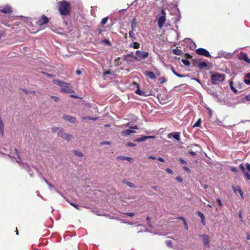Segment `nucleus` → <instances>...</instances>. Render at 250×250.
Masks as SVG:
<instances>
[{
	"label": "nucleus",
	"instance_id": "1",
	"mask_svg": "<svg viewBox=\"0 0 250 250\" xmlns=\"http://www.w3.org/2000/svg\"><path fill=\"white\" fill-rule=\"evenodd\" d=\"M58 10L62 17L68 16L71 13V4L69 1L63 0L57 2Z\"/></svg>",
	"mask_w": 250,
	"mask_h": 250
},
{
	"label": "nucleus",
	"instance_id": "2",
	"mask_svg": "<svg viewBox=\"0 0 250 250\" xmlns=\"http://www.w3.org/2000/svg\"><path fill=\"white\" fill-rule=\"evenodd\" d=\"M53 82L54 83L61 86L62 92L67 93H74V90L72 89V86L70 83L59 80H54Z\"/></svg>",
	"mask_w": 250,
	"mask_h": 250
},
{
	"label": "nucleus",
	"instance_id": "3",
	"mask_svg": "<svg viewBox=\"0 0 250 250\" xmlns=\"http://www.w3.org/2000/svg\"><path fill=\"white\" fill-rule=\"evenodd\" d=\"M225 75L219 73H215L212 75L210 78L211 83L214 84H217L224 81Z\"/></svg>",
	"mask_w": 250,
	"mask_h": 250
},
{
	"label": "nucleus",
	"instance_id": "4",
	"mask_svg": "<svg viewBox=\"0 0 250 250\" xmlns=\"http://www.w3.org/2000/svg\"><path fill=\"white\" fill-rule=\"evenodd\" d=\"M181 16L179 9L177 7L176 5H173V20H175V27L178 28L177 25L178 21L181 19Z\"/></svg>",
	"mask_w": 250,
	"mask_h": 250
},
{
	"label": "nucleus",
	"instance_id": "5",
	"mask_svg": "<svg viewBox=\"0 0 250 250\" xmlns=\"http://www.w3.org/2000/svg\"><path fill=\"white\" fill-rule=\"evenodd\" d=\"M166 14L164 9H162L161 10V15H158L157 17V18L158 19V25L160 29L162 28L165 22Z\"/></svg>",
	"mask_w": 250,
	"mask_h": 250
},
{
	"label": "nucleus",
	"instance_id": "6",
	"mask_svg": "<svg viewBox=\"0 0 250 250\" xmlns=\"http://www.w3.org/2000/svg\"><path fill=\"white\" fill-rule=\"evenodd\" d=\"M49 19L44 15H42L40 18L37 19L36 23L39 26H42L49 22Z\"/></svg>",
	"mask_w": 250,
	"mask_h": 250
},
{
	"label": "nucleus",
	"instance_id": "7",
	"mask_svg": "<svg viewBox=\"0 0 250 250\" xmlns=\"http://www.w3.org/2000/svg\"><path fill=\"white\" fill-rule=\"evenodd\" d=\"M12 7L8 4L5 6H0V13H3L5 14H9L12 13Z\"/></svg>",
	"mask_w": 250,
	"mask_h": 250
},
{
	"label": "nucleus",
	"instance_id": "8",
	"mask_svg": "<svg viewBox=\"0 0 250 250\" xmlns=\"http://www.w3.org/2000/svg\"><path fill=\"white\" fill-rule=\"evenodd\" d=\"M196 52L197 54L199 55H202L205 56L206 57H210L211 55H210L208 51L203 48H199L196 50Z\"/></svg>",
	"mask_w": 250,
	"mask_h": 250
},
{
	"label": "nucleus",
	"instance_id": "9",
	"mask_svg": "<svg viewBox=\"0 0 250 250\" xmlns=\"http://www.w3.org/2000/svg\"><path fill=\"white\" fill-rule=\"evenodd\" d=\"M58 135L67 141H70L72 138V136L71 135L66 133L62 129H60L59 130Z\"/></svg>",
	"mask_w": 250,
	"mask_h": 250
},
{
	"label": "nucleus",
	"instance_id": "10",
	"mask_svg": "<svg viewBox=\"0 0 250 250\" xmlns=\"http://www.w3.org/2000/svg\"><path fill=\"white\" fill-rule=\"evenodd\" d=\"M231 57V54L229 53H228L227 52H225L223 51H220L218 52L217 56L214 57V58L215 59L224 57L226 59H229Z\"/></svg>",
	"mask_w": 250,
	"mask_h": 250
},
{
	"label": "nucleus",
	"instance_id": "11",
	"mask_svg": "<svg viewBox=\"0 0 250 250\" xmlns=\"http://www.w3.org/2000/svg\"><path fill=\"white\" fill-rule=\"evenodd\" d=\"M238 58L240 60H243L248 63H250V59L248 58L246 53L241 52L238 55Z\"/></svg>",
	"mask_w": 250,
	"mask_h": 250
},
{
	"label": "nucleus",
	"instance_id": "12",
	"mask_svg": "<svg viewBox=\"0 0 250 250\" xmlns=\"http://www.w3.org/2000/svg\"><path fill=\"white\" fill-rule=\"evenodd\" d=\"M136 55L141 59H144L148 56V53L146 52H142L140 50H137L136 52Z\"/></svg>",
	"mask_w": 250,
	"mask_h": 250
},
{
	"label": "nucleus",
	"instance_id": "13",
	"mask_svg": "<svg viewBox=\"0 0 250 250\" xmlns=\"http://www.w3.org/2000/svg\"><path fill=\"white\" fill-rule=\"evenodd\" d=\"M155 137L154 136H142L140 138L135 139V141L137 142H144L147 139H154Z\"/></svg>",
	"mask_w": 250,
	"mask_h": 250
},
{
	"label": "nucleus",
	"instance_id": "14",
	"mask_svg": "<svg viewBox=\"0 0 250 250\" xmlns=\"http://www.w3.org/2000/svg\"><path fill=\"white\" fill-rule=\"evenodd\" d=\"M231 188L234 193L237 194L238 192L240 194L241 197L243 198V192L239 187H236L234 186H232Z\"/></svg>",
	"mask_w": 250,
	"mask_h": 250
},
{
	"label": "nucleus",
	"instance_id": "15",
	"mask_svg": "<svg viewBox=\"0 0 250 250\" xmlns=\"http://www.w3.org/2000/svg\"><path fill=\"white\" fill-rule=\"evenodd\" d=\"M202 237L203 239V242H204L205 246L206 247H208L209 246V242H210L209 236L206 234H203L202 235Z\"/></svg>",
	"mask_w": 250,
	"mask_h": 250
},
{
	"label": "nucleus",
	"instance_id": "16",
	"mask_svg": "<svg viewBox=\"0 0 250 250\" xmlns=\"http://www.w3.org/2000/svg\"><path fill=\"white\" fill-rule=\"evenodd\" d=\"M63 119L66 121H68L71 123H74L76 122V118L74 117L71 116L69 115H64Z\"/></svg>",
	"mask_w": 250,
	"mask_h": 250
},
{
	"label": "nucleus",
	"instance_id": "17",
	"mask_svg": "<svg viewBox=\"0 0 250 250\" xmlns=\"http://www.w3.org/2000/svg\"><path fill=\"white\" fill-rule=\"evenodd\" d=\"M136 132L131 129H125L121 132V134L123 136H127L131 134V133H135Z\"/></svg>",
	"mask_w": 250,
	"mask_h": 250
},
{
	"label": "nucleus",
	"instance_id": "18",
	"mask_svg": "<svg viewBox=\"0 0 250 250\" xmlns=\"http://www.w3.org/2000/svg\"><path fill=\"white\" fill-rule=\"evenodd\" d=\"M132 30H135L137 26V20L136 18H133L130 21Z\"/></svg>",
	"mask_w": 250,
	"mask_h": 250
},
{
	"label": "nucleus",
	"instance_id": "19",
	"mask_svg": "<svg viewBox=\"0 0 250 250\" xmlns=\"http://www.w3.org/2000/svg\"><path fill=\"white\" fill-rule=\"evenodd\" d=\"M117 159L122 160H127L128 162H131L132 160V158L127 156H119L117 157Z\"/></svg>",
	"mask_w": 250,
	"mask_h": 250
},
{
	"label": "nucleus",
	"instance_id": "20",
	"mask_svg": "<svg viewBox=\"0 0 250 250\" xmlns=\"http://www.w3.org/2000/svg\"><path fill=\"white\" fill-rule=\"evenodd\" d=\"M244 81L246 84L250 85V73L246 75Z\"/></svg>",
	"mask_w": 250,
	"mask_h": 250
},
{
	"label": "nucleus",
	"instance_id": "21",
	"mask_svg": "<svg viewBox=\"0 0 250 250\" xmlns=\"http://www.w3.org/2000/svg\"><path fill=\"white\" fill-rule=\"evenodd\" d=\"M145 74L151 79H154L155 78L154 73L151 71H146Z\"/></svg>",
	"mask_w": 250,
	"mask_h": 250
},
{
	"label": "nucleus",
	"instance_id": "22",
	"mask_svg": "<svg viewBox=\"0 0 250 250\" xmlns=\"http://www.w3.org/2000/svg\"><path fill=\"white\" fill-rule=\"evenodd\" d=\"M173 138L179 141L180 140V133L179 132H174L173 133Z\"/></svg>",
	"mask_w": 250,
	"mask_h": 250
},
{
	"label": "nucleus",
	"instance_id": "23",
	"mask_svg": "<svg viewBox=\"0 0 250 250\" xmlns=\"http://www.w3.org/2000/svg\"><path fill=\"white\" fill-rule=\"evenodd\" d=\"M183 53V51L180 49H179L178 48L173 49V54H176L177 55H182Z\"/></svg>",
	"mask_w": 250,
	"mask_h": 250
},
{
	"label": "nucleus",
	"instance_id": "24",
	"mask_svg": "<svg viewBox=\"0 0 250 250\" xmlns=\"http://www.w3.org/2000/svg\"><path fill=\"white\" fill-rule=\"evenodd\" d=\"M188 40L189 42V47L192 49H195L196 48L195 43L189 39H188Z\"/></svg>",
	"mask_w": 250,
	"mask_h": 250
},
{
	"label": "nucleus",
	"instance_id": "25",
	"mask_svg": "<svg viewBox=\"0 0 250 250\" xmlns=\"http://www.w3.org/2000/svg\"><path fill=\"white\" fill-rule=\"evenodd\" d=\"M198 66L199 68H202L204 67H206L208 66V64L206 62H200L198 63Z\"/></svg>",
	"mask_w": 250,
	"mask_h": 250
},
{
	"label": "nucleus",
	"instance_id": "26",
	"mask_svg": "<svg viewBox=\"0 0 250 250\" xmlns=\"http://www.w3.org/2000/svg\"><path fill=\"white\" fill-rule=\"evenodd\" d=\"M134 31L135 30H131L129 31V38H130L132 40L135 39V35L134 33Z\"/></svg>",
	"mask_w": 250,
	"mask_h": 250
},
{
	"label": "nucleus",
	"instance_id": "27",
	"mask_svg": "<svg viewBox=\"0 0 250 250\" xmlns=\"http://www.w3.org/2000/svg\"><path fill=\"white\" fill-rule=\"evenodd\" d=\"M73 152L75 155H76L78 157H82L83 156V154L81 151H78L74 150L73 151Z\"/></svg>",
	"mask_w": 250,
	"mask_h": 250
},
{
	"label": "nucleus",
	"instance_id": "28",
	"mask_svg": "<svg viewBox=\"0 0 250 250\" xmlns=\"http://www.w3.org/2000/svg\"><path fill=\"white\" fill-rule=\"evenodd\" d=\"M182 62L187 66H189L190 64L189 61L187 59H182Z\"/></svg>",
	"mask_w": 250,
	"mask_h": 250
},
{
	"label": "nucleus",
	"instance_id": "29",
	"mask_svg": "<svg viewBox=\"0 0 250 250\" xmlns=\"http://www.w3.org/2000/svg\"><path fill=\"white\" fill-rule=\"evenodd\" d=\"M130 47H133L135 49H138L140 47V44L138 42H134L133 45H130Z\"/></svg>",
	"mask_w": 250,
	"mask_h": 250
},
{
	"label": "nucleus",
	"instance_id": "30",
	"mask_svg": "<svg viewBox=\"0 0 250 250\" xmlns=\"http://www.w3.org/2000/svg\"><path fill=\"white\" fill-rule=\"evenodd\" d=\"M201 120L199 119L193 125V127H199L201 126Z\"/></svg>",
	"mask_w": 250,
	"mask_h": 250
},
{
	"label": "nucleus",
	"instance_id": "31",
	"mask_svg": "<svg viewBox=\"0 0 250 250\" xmlns=\"http://www.w3.org/2000/svg\"><path fill=\"white\" fill-rule=\"evenodd\" d=\"M70 205L78 210H80L81 209L80 208L82 207V206H79L74 203H70Z\"/></svg>",
	"mask_w": 250,
	"mask_h": 250
},
{
	"label": "nucleus",
	"instance_id": "32",
	"mask_svg": "<svg viewBox=\"0 0 250 250\" xmlns=\"http://www.w3.org/2000/svg\"><path fill=\"white\" fill-rule=\"evenodd\" d=\"M124 183L126 184L128 186H129L130 188H134L135 187L134 184L131 182L126 181V182H124Z\"/></svg>",
	"mask_w": 250,
	"mask_h": 250
},
{
	"label": "nucleus",
	"instance_id": "33",
	"mask_svg": "<svg viewBox=\"0 0 250 250\" xmlns=\"http://www.w3.org/2000/svg\"><path fill=\"white\" fill-rule=\"evenodd\" d=\"M87 119L89 120H94V121H96L97 120L98 118L97 117H90V116H89L87 118L86 117H84L83 118V119Z\"/></svg>",
	"mask_w": 250,
	"mask_h": 250
},
{
	"label": "nucleus",
	"instance_id": "34",
	"mask_svg": "<svg viewBox=\"0 0 250 250\" xmlns=\"http://www.w3.org/2000/svg\"><path fill=\"white\" fill-rule=\"evenodd\" d=\"M108 19V18L107 17H105L104 19H103V20L101 21V24L102 25H104L107 22Z\"/></svg>",
	"mask_w": 250,
	"mask_h": 250
},
{
	"label": "nucleus",
	"instance_id": "35",
	"mask_svg": "<svg viewBox=\"0 0 250 250\" xmlns=\"http://www.w3.org/2000/svg\"><path fill=\"white\" fill-rule=\"evenodd\" d=\"M135 93H136V94H138L139 95H141V96H143V94H144V92H143L142 91L140 90L139 88H138L136 90Z\"/></svg>",
	"mask_w": 250,
	"mask_h": 250
},
{
	"label": "nucleus",
	"instance_id": "36",
	"mask_svg": "<svg viewBox=\"0 0 250 250\" xmlns=\"http://www.w3.org/2000/svg\"><path fill=\"white\" fill-rule=\"evenodd\" d=\"M230 86L231 89L234 92V93H237V90L236 89H235V88L233 86L232 82H231L230 83Z\"/></svg>",
	"mask_w": 250,
	"mask_h": 250
},
{
	"label": "nucleus",
	"instance_id": "37",
	"mask_svg": "<svg viewBox=\"0 0 250 250\" xmlns=\"http://www.w3.org/2000/svg\"><path fill=\"white\" fill-rule=\"evenodd\" d=\"M51 99L52 100H54V101H55L56 102H58L60 100V99L59 97H56L54 96H51Z\"/></svg>",
	"mask_w": 250,
	"mask_h": 250
},
{
	"label": "nucleus",
	"instance_id": "38",
	"mask_svg": "<svg viewBox=\"0 0 250 250\" xmlns=\"http://www.w3.org/2000/svg\"><path fill=\"white\" fill-rule=\"evenodd\" d=\"M197 213L199 215V216L201 218V219H204L205 218L204 214L201 212V211H197Z\"/></svg>",
	"mask_w": 250,
	"mask_h": 250
},
{
	"label": "nucleus",
	"instance_id": "39",
	"mask_svg": "<svg viewBox=\"0 0 250 250\" xmlns=\"http://www.w3.org/2000/svg\"><path fill=\"white\" fill-rule=\"evenodd\" d=\"M126 146H128L132 147V146H136V144H134V143H127L126 144Z\"/></svg>",
	"mask_w": 250,
	"mask_h": 250
},
{
	"label": "nucleus",
	"instance_id": "40",
	"mask_svg": "<svg viewBox=\"0 0 250 250\" xmlns=\"http://www.w3.org/2000/svg\"><path fill=\"white\" fill-rule=\"evenodd\" d=\"M12 29L15 30V31H16V32L19 31L20 29H19V27H18V24H16L15 27L13 26Z\"/></svg>",
	"mask_w": 250,
	"mask_h": 250
},
{
	"label": "nucleus",
	"instance_id": "41",
	"mask_svg": "<svg viewBox=\"0 0 250 250\" xmlns=\"http://www.w3.org/2000/svg\"><path fill=\"white\" fill-rule=\"evenodd\" d=\"M181 218L183 220H184V224L185 229L186 230H188V224H187L186 221L183 218Z\"/></svg>",
	"mask_w": 250,
	"mask_h": 250
},
{
	"label": "nucleus",
	"instance_id": "42",
	"mask_svg": "<svg viewBox=\"0 0 250 250\" xmlns=\"http://www.w3.org/2000/svg\"><path fill=\"white\" fill-rule=\"evenodd\" d=\"M239 167L240 168V169L242 170V171L245 173L246 171H245V167L244 166H243V164H240V166H239Z\"/></svg>",
	"mask_w": 250,
	"mask_h": 250
},
{
	"label": "nucleus",
	"instance_id": "43",
	"mask_svg": "<svg viewBox=\"0 0 250 250\" xmlns=\"http://www.w3.org/2000/svg\"><path fill=\"white\" fill-rule=\"evenodd\" d=\"M103 42L105 43L106 44L108 45H110L111 43L107 39H104L102 41Z\"/></svg>",
	"mask_w": 250,
	"mask_h": 250
},
{
	"label": "nucleus",
	"instance_id": "44",
	"mask_svg": "<svg viewBox=\"0 0 250 250\" xmlns=\"http://www.w3.org/2000/svg\"><path fill=\"white\" fill-rule=\"evenodd\" d=\"M125 214H126L127 216H130V217H132L135 215V214L133 212H128V213H125Z\"/></svg>",
	"mask_w": 250,
	"mask_h": 250
},
{
	"label": "nucleus",
	"instance_id": "45",
	"mask_svg": "<svg viewBox=\"0 0 250 250\" xmlns=\"http://www.w3.org/2000/svg\"><path fill=\"white\" fill-rule=\"evenodd\" d=\"M244 173L247 179L248 180H250V174L247 172H245Z\"/></svg>",
	"mask_w": 250,
	"mask_h": 250
},
{
	"label": "nucleus",
	"instance_id": "46",
	"mask_svg": "<svg viewBox=\"0 0 250 250\" xmlns=\"http://www.w3.org/2000/svg\"><path fill=\"white\" fill-rule=\"evenodd\" d=\"M183 168L187 172H188V173H190V169L188 167H184Z\"/></svg>",
	"mask_w": 250,
	"mask_h": 250
},
{
	"label": "nucleus",
	"instance_id": "47",
	"mask_svg": "<svg viewBox=\"0 0 250 250\" xmlns=\"http://www.w3.org/2000/svg\"><path fill=\"white\" fill-rule=\"evenodd\" d=\"M230 169L234 172H237L238 171V169L234 167H231Z\"/></svg>",
	"mask_w": 250,
	"mask_h": 250
},
{
	"label": "nucleus",
	"instance_id": "48",
	"mask_svg": "<svg viewBox=\"0 0 250 250\" xmlns=\"http://www.w3.org/2000/svg\"><path fill=\"white\" fill-rule=\"evenodd\" d=\"M216 200H217V202H218V205H219L220 207H222V206H223V204H222V202H221V201L220 199H219V198H217Z\"/></svg>",
	"mask_w": 250,
	"mask_h": 250
},
{
	"label": "nucleus",
	"instance_id": "49",
	"mask_svg": "<svg viewBox=\"0 0 250 250\" xmlns=\"http://www.w3.org/2000/svg\"><path fill=\"white\" fill-rule=\"evenodd\" d=\"M111 142L108 141H105L101 143V145H110Z\"/></svg>",
	"mask_w": 250,
	"mask_h": 250
},
{
	"label": "nucleus",
	"instance_id": "50",
	"mask_svg": "<svg viewBox=\"0 0 250 250\" xmlns=\"http://www.w3.org/2000/svg\"><path fill=\"white\" fill-rule=\"evenodd\" d=\"M14 150H15V153L16 154V155L17 156L18 158L19 159H20V154H19V153L18 152V149L17 148H15Z\"/></svg>",
	"mask_w": 250,
	"mask_h": 250
},
{
	"label": "nucleus",
	"instance_id": "51",
	"mask_svg": "<svg viewBox=\"0 0 250 250\" xmlns=\"http://www.w3.org/2000/svg\"><path fill=\"white\" fill-rule=\"evenodd\" d=\"M176 179L180 183H181L183 181L182 178L179 176L177 177Z\"/></svg>",
	"mask_w": 250,
	"mask_h": 250
},
{
	"label": "nucleus",
	"instance_id": "52",
	"mask_svg": "<svg viewBox=\"0 0 250 250\" xmlns=\"http://www.w3.org/2000/svg\"><path fill=\"white\" fill-rule=\"evenodd\" d=\"M173 73L176 75V76H177L178 77H183V76H182V75L181 74H178L177 72H176L174 70H173Z\"/></svg>",
	"mask_w": 250,
	"mask_h": 250
},
{
	"label": "nucleus",
	"instance_id": "53",
	"mask_svg": "<svg viewBox=\"0 0 250 250\" xmlns=\"http://www.w3.org/2000/svg\"><path fill=\"white\" fill-rule=\"evenodd\" d=\"M52 129V130L53 132H56L57 131H58V130L59 128H58V127H55H55H52V129Z\"/></svg>",
	"mask_w": 250,
	"mask_h": 250
},
{
	"label": "nucleus",
	"instance_id": "54",
	"mask_svg": "<svg viewBox=\"0 0 250 250\" xmlns=\"http://www.w3.org/2000/svg\"><path fill=\"white\" fill-rule=\"evenodd\" d=\"M239 217L241 221H242V211H240L239 212Z\"/></svg>",
	"mask_w": 250,
	"mask_h": 250
},
{
	"label": "nucleus",
	"instance_id": "55",
	"mask_svg": "<svg viewBox=\"0 0 250 250\" xmlns=\"http://www.w3.org/2000/svg\"><path fill=\"white\" fill-rule=\"evenodd\" d=\"M180 161L181 163L183 165H185L187 164L186 161L182 159H180Z\"/></svg>",
	"mask_w": 250,
	"mask_h": 250
},
{
	"label": "nucleus",
	"instance_id": "56",
	"mask_svg": "<svg viewBox=\"0 0 250 250\" xmlns=\"http://www.w3.org/2000/svg\"><path fill=\"white\" fill-rule=\"evenodd\" d=\"M245 99L248 101H250V93L248 95H247L245 97Z\"/></svg>",
	"mask_w": 250,
	"mask_h": 250
},
{
	"label": "nucleus",
	"instance_id": "57",
	"mask_svg": "<svg viewBox=\"0 0 250 250\" xmlns=\"http://www.w3.org/2000/svg\"><path fill=\"white\" fill-rule=\"evenodd\" d=\"M166 243L168 246H170L171 244V240H168L166 241Z\"/></svg>",
	"mask_w": 250,
	"mask_h": 250
},
{
	"label": "nucleus",
	"instance_id": "58",
	"mask_svg": "<svg viewBox=\"0 0 250 250\" xmlns=\"http://www.w3.org/2000/svg\"><path fill=\"white\" fill-rule=\"evenodd\" d=\"M189 153L192 156H195L196 155V153L192 151H189Z\"/></svg>",
	"mask_w": 250,
	"mask_h": 250
},
{
	"label": "nucleus",
	"instance_id": "59",
	"mask_svg": "<svg viewBox=\"0 0 250 250\" xmlns=\"http://www.w3.org/2000/svg\"><path fill=\"white\" fill-rule=\"evenodd\" d=\"M129 127L131 129H139L138 126H137V125L130 126Z\"/></svg>",
	"mask_w": 250,
	"mask_h": 250
},
{
	"label": "nucleus",
	"instance_id": "60",
	"mask_svg": "<svg viewBox=\"0 0 250 250\" xmlns=\"http://www.w3.org/2000/svg\"><path fill=\"white\" fill-rule=\"evenodd\" d=\"M246 167H247L248 170H249L250 172V165L248 163H247Z\"/></svg>",
	"mask_w": 250,
	"mask_h": 250
},
{
	"label": "nucleus",
	"instance_id": "61",
	"mask_svg": "<svg viewBox=\"0 0 250 250\" xmlns=\"http://www.w3.org/2000/svg\"><path fill=\"white\" fill-rule=\"evenodd\" d=\"M103 30L102 29H97V31L98 32V34H100L102 33V32H103Z\"/></svg>",
	"mask_w": 250,
	"mask_h": 250
},
{
	"label": "nucleus",
	"instance_id": "62",
	"mask_svg": "<svg viewBox=\"0 0 250 250\" xmlns=\"http://www.w3.org/2000/svg\"><path fill=\"white\" fill-rule=\"evenodd\" d=\"M3 23L7 26H8V27L11 26V24H9L8 23L3 22Z\"/></svg>",
	"mask_w": 250,
	"mask_h": 250
},
{
	"label": "nucleus",
	"instance_id": "63",
	"mask_svg": "<svg viewBox=\"0 0 250 250\" xmlns=\"http://www.w3.org/2000/svg\"><path fill=\"white\" fill-rule=\"evenodd\" d=\"M22 91L25 92L26 94H28L29 93V91H28L27 90L25 89H22Z\"/></svg>",
	"mask_w": 250,
	"mask_h": 250
},
{
	"label": "nucleus",
	"instance_id": "64",
	"mask_svg": "<svg viewBox=\"0 0 250 250\" xmlns=\"http://www.w3.org/2000/svg\"><path fill=\"white\" fill-rule=\"evenodd\" d=\"M158 160L160 161V162H164V160L162 158H161V157H159L158 158Z\"/></svg>",
	"mask_w": 250,
	"mask_h": 250
}]
</instances>
